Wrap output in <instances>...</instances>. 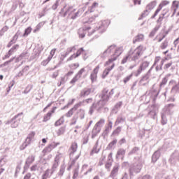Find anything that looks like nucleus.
I'll return each mask as SVG.
<instances>
[{"label":"nucleus","mask_w":179,"mask_h":179,"mask_svg":"<svg viewBox=\"0 0 179 179\" xmlns=\"http://www.w3.org/2000/svg\"><path fill=\"white\" fill-rule=\"evenodd\" d=\"M64 173H65V165H62L60 166L59 171L57 173L58 177H62L64 176Z\"/></svg>","instance_id":"37998d69"},{"label":"nucleus","mask_w":179,"mask_h":179,"mask_svg":"<svg viewBox=\"0 0 179 179\" xmlns=\"http://www.w3.org/2000/svg\"><path fill=\"white\" fill-rule=\"evenodd\" d=\"M76 9L73 8V6H70L69 7L66 12L64 13V17H65V16H66V15L68 14L69 16H71L72 15V13H73L74 12H76Z\"/></svg>","instance_id":"393cba45"},{"label":"nucleus","mask_w":179,"mask_h":179,"mask_svg":"<svg viewBox=\"0 0 179 179\" xmlns=\"http://www.w3.org/2000/svg\"><path fill=\"white\" fill-rule=\"evenodd\" d=\"M70 16H71V19H72L73 20H75V19H76V17H79V16H80L79 10L74 14L73 13L72 15Z\"/></svg>","instance_id":"e2e57ef3"},{"label":"nucleus","mask_w":179,"mask_h":179,"mask_svg":"<svg viewBox=\"0 0 179 179\" xmlns=\"http://www.w3.org/2000/svg\"><path fill=\"white\" fill-rule=\"evenodd\" d=\"M121 132V127H117V129L113 132V135H118Z\"/></svg>","instance_id":"774afa93"},{"label":"nucleus","mask_w":179,"mask_h":179,"mask_svg":"<svg viewBox=\"0 0 179 179\" xmlns=\"http://www.w3.org/2000/svg\"><path fill=\"white\" fill-rule=\"evenodd\" d=\"M78 115H74V116L72 118V122L71 123V125H75L78 122Z\"/></svg>","instance_id":"680f3d73"},{"label":"nucleus","mask_w":179,"mask_h":179,"mask_svg":"<svg viewBox=\"0 0 179 179\" xmlns=\"http://www.w3.org/2000/svg\"><path fill=\"white\" fill-rule=\"evenodd\" d=\"M145 50H146V48L143 47L142 45L138 46L134 50L131 49L129 51L131 57V61L135 64H139V59H141V57L143 55Z\"/></svg>","instance_id":"f03ea898"},{"label":"nucleus","mask_w":179,"mask_h":179,"mask_svg":"<svg viewBox=\"0 0 179 179\" xmlns=\"http://www.w3.org/2000/svg\"><path fill=\"white\" fill-rule=\"evenodd\" d=\"M31 89H33V85H27V87L25 88L24 91V94H27V93H30Z\"/></svg>","instance_id":"864d4df0"},{"label":"nucleus","mask_w":179,"mask_h":179,"mask_svg":"<svg viewBox=\"0 0 179 179\" xmlns=\"http://www.w3.org/2000/svg\"><path fill=\"white\" fill-rule=\"evenodd\" d=\"M52 113L51 112H48L46 115L44 116L43 117V122H47L51 118Z\"/></svg>","instance_id":"3c124183"},{"label":"nucleus","mask_w":179,"mask_h":179,"mask_svg":"<svg viewBox=\"0 0 179 179\" xmlns=\"http://www.w3.org/2000/svg\"><path fill=\"white\" fill-rule=\"evenodd\" d=\"M34 160H35L34 156H33V155L29 156L26 159L25 164L24 166V169L27 170V169H29V167H30V164H31V163H33V162H34Z\"/></svg>","instance_id":"2eb2a0df"},{"label":"nucleus","mask_w":179,"mask_h":179,"mask_svg":"<svg viewBox=\"0 0 179 179\" xmlns=\"http://www.w3.org/2000/svg\"><path fill=\"white\" fill-rule=\"evenodd\" d=\"M51 59H52V56H49L45 60H43L41 62V65L43 66H46L47 64L50 62V61H51Z\"/></svg>","instance_id":"49530a36"},{"label":"nucleus","mask_w":179,"mask_h":179,"mask_svg":"<svg viewBox=\"0 0 179 179\" xmlns=\"http://www.w3.org/2000/svg\"><path fill=\"white\" fill-rule=\"evenodd\" d=\"M156 1H152L151 3L147 5L146 9H148L150 12V10H152V9H153L155 6H156Z\"/></svg>","instance_id":"4c0bfd02"},{"label":"nucleus","mask_w":179,"mask_h":179,"mask_svg":"<svg viewBox=\"0 0 179 179\" xmlns=\"http://www.w3.org/2000/svg\"><path fill=\"white\" fill-rule=\"evenodd\" d=\"M68 80V78L66 76H64V77H62L61 81L59 83H58V86H61V85H64V83H66V81Z\"/></svg>","instance_id":"8fccbe9b"},{"label":"nucleus","mask_w":179,"mask_h":179,"mask_svg":"<svg viewBox=\"0 0 179 179\" xmlns=\"http://www.w3.org/2000/svg\"><path fill=\"white\" fill-rule=\"evenodd\" d=\"M149 13H150V11L148 9L145 8L143 13H142L141 15V17H146V16H148Z\"/></svg>","instance_id":"69168bd1"},{"label":"nucleus","mask_w":179,"mask_h":179,"mask_svg":"<svg viewBox=\"0 0 179 179\" xmlns=\"http://www.w3.org/2000/svg\"><path fill=\"white\" fill-rule=\"evenodd\" d=\"M79 176V168H76L73 171V179H76V178Z\"/></svg>","instance_id":"052dcab7"},{"label":"nucleus","mask_w":179,"mask_h":179,"mask_svg":"<svg viewBox=\"0 0 179 179\" xmlns=\"http://www.w3.org/2000/svg\"><path fill=\"white\" fill-rule=\"evenodd\" d=\"M94 92V88L93 87H86L81 90L80 96V97H86Z\"/></svg>","instance_id":"9b49d317"},{"label":"nucleus","mask_w":179,"mask_h":179,"mask_svg":"<svg viewBox=\"0 0 179 179\" xmlns=\"http://www.w3.org/2000/svg\"><path fill=\"white\" fill-rule=\"evenodd\" d=\"M114 94V89H112L109 92L107 88H105L102 91V95H101V100H99L98 102H94V104H95L96 111L98 113H100L101 111V109L104 106H106L105 101H108L110 100V97H111Z\"/></svg>","instance_id":"f257e3e1"},{"label":"nucleus","mask_w":179,"mask_h":179,"mask_svg":"<svg viewBox=\"0 0 179 179\" xmlns=\"http://www.w3.org/2000/svg\"><path fill=\"white\" fill-rule=\"evenodd\" d=\"M99 69H100V66H97L92 71L90 75V79L93 83L97 78V73H99Z\"/></svg>","instance_id":"a211bd4d"},{"label":"nucleus","mask_w":179,"mask_h":179,"mask_svg":"<svg viewBox=\"0 0 179 179\" xmlns=\"http://www.w3.org/2000/svg\"><path fill=\"white\" fill-rule=\"evenodd\" d=\"M94 110H97V108H96V103H93L92 106L90 107V110L88 112L90 115H93V113H94Z\"/></svg>","instance_id":"a19ab883"},{"label":"nucleus","mask_w":179,"mask_h":179,"mask_svg":"<svg viewBox=\"0 0 179 179\" xmlns=\"http://www.w3.org/2000/svg\"><path fill=\"white\" fill-rule=\"evenodd\" d=\"M128 61H131V55L129 53V52H128V54L122 59L121 64H127V62H128Z\"/></svg>","instance_id":"f704fd0d"},{"label":"nucleus","mask_w":179,"mask_h":179,"mask_svg":"<svg viewBox=\"0 0 179 179\" xmlns=\"http://www.w3.org/2000/svg\"><path fill=\"white\" fill-rule=\"evenodd\" d=\"M30 33H31V27H27L25 31H24V33L23 34V36L24 37H26V36H28L30 34Z\"/></svg>","instance_id":"5fc2aeb1"},{"label":"nucleus","mask_w":179,"mask_h":179,"mask_svg":"<svg viewBox=\"0 0 179 179\" xmlns=\"http://www.w3.org/2000/svg\"><path fill=\"white\" fill-rule=\"evenodd\" d=\"M65 127H60L57 131V136H61V135H64V134H65Z\"/></svg>","instance_id":"79ce46f5"},{"label":"nucleus","mask_w":179,"mask_h":179,"mask_svg":"<svg viewBox=\"0 0 179 179\" xmlns=\"http://www.w3.org/2000/svg\"><path fill=\"white\" fill-rule=\"evenodd\" d=\"M140 148L138 147H134L129 152V156H131V155H138L139 152Z\"/></svg>","instance_id":"58836bf2"},{"label":"nucleus","mask_w":179,"mask_h":179,"mask_svg":"<svg viewBox=\"0 0 179 179\" xmlns=\"http://www.w3.org/2000/svg\"><path fill=\"white\" fill-rule=\"evenodd\" d=\"M51 176H52V174H51V171L50 169H47L42 175V179L50 178Z\"/></svg>","instance_id":"2f4dec72"},{"label":"nucleus","mask_w":179,"mask_h":179,"mask_svg":"<svg viewBox=\"0 0 179 179\" xmlns=\"http://www.w3.org/2000/svg\"><path fill=\"white\" fill-rule=\"evenodd\" d=\"M149 62H143L138 69L137 70V73L135 74V76H139V75H141V73H142V71H145V69H146V68H148L149 66Z\"/></svg>","instance_id":"f8f14e48"},{"label":"nucleus","mask_w":179,"mask_h":179,"mask_svg":"<svg viewBox=\"0 0 179 179\" xmlns=\"http://www.w3.org/2000/svg\"><path fill=\"white\" fill-rule=\"evenodd\" d=\"M59 145V143H55L53 142L49 145H48L46 148H44V150L42 151V153H43L44 155H46V153H50L52 150V149H55Z\"/></svg>","instance_id":"1a4fd4ad"},{"label":"nucleus","mask_w":179,"mask_h":179,"mask_svg":"<svg viewBox=\"0 0 179 179\" xmlns=\"http://www.w3.org/2000/svg\"><path fill=\"white\" fill-rule=\"evenodd\" d=\"M97 146H99V141H96V144L93 147L92 152L90 153L91 155H93L94 153H99V152H100V148L97 149Z\"/></svg>","instance_id":"72a5a7b5"},{"label":"nucleus","mask_w":179,"mask_h":179,"mask_svg":"<svg viewBox=\"0 0 179 179\" xmlns=\"http://www.w3.org/2000/svg\"><path fill=\"white\" fill-rule=\"evenodd\" d=\"M159 29H160V24H157L155 27L151 31L149 34V37H155V35L157 31H159Z\"/></svg>","instance_id":"bb28decb"},{"label":"nucleus","mask_w":179,"mask_h":179,"mask_svg":"<svg viewBox=\"0 0 179 179\" xmlns=\"http://www.w3.org/2000/svg\"><path fill=\"white\" fill-rule=\"evenodd\" d=\"M115 45H110L103 52L101 53V58L108 57L115 50Z\"/></svg>","instance_id":"6e6552de"},{"label":"nucleus","mask_w":179,"mask_h":179,"mask_svg":"<svg viewBox=\"0 0 179 179\" xmlns=\"http://www.w3.org/2000/svg\"><path fill=\"white\" fill-rule=\"evenodd\" d=\"M162 149H159L158 150L155 151L154 154L152 156V162L153 163H156L157 160H159V158L160 157V152Z\"/></svg>","instance_id":"412c9836"},{"label":"nucleus","mask_w":179,"mask_h":179,"mask_svg":"<svg viewBox=\"0 0 179 179\" xmlns=\"http://www.w3.org/2000/svg\"><path fill=\"white\" fill-rule=\"evenodd\" d=\"M29 57V52L27 51L23 52L17 58L15 59V62H19L23 58Z\"/></svg>","instance_id":"7c9ffc66"},{"label":"nucleus","mask_w":179,"mask_h":179,"mask_svg":"<svg viewBox=\"0 0 179 179\" xmlns=\"http://www.w3.org/2000/svg\"><path fill=\"white\" fill-rule=\"evenodd\" d=\"M118 142V140L116 138L114 139L113 141H111L107 146V149H112L115 145H117V143Z\"/></svg>","instance_id":"a18cd8bd"},{"label":"nucleus","mask_w":179,"mask_h":179,"mask_svg":"<svg viewBox=\"0 0 179 179\" xmlns=\"http://www.w3.org/2000/svg\"><path fill=\"white\" fill-rule=\"evenodd\" d=\"M169 76H170V74H169L167 76L164 77L162 82L159 84V87L160 89H163V87H164L166 86V85L167 84V82L169 81Z\"/></svg>","instance_id":"c85d7f7f"},{"label":"nucleus","mask_w":179,"mask_h":179,"mask_svg":"<svg viewBox=\"0 0 179 179\" xmlns=\"http://www.w3.org/2000/svg\"><path fill=\"white\" fill-rule=\"evenodd\" d=\"M148 117H150V118H152V120H155L156 118V110L152 109L150 110L148 114Z\"/></svg>","instance_id":"ea45409f"},{"label":"nucleus","mask_w":179,"mask_h":179,"mask_svg":"<svg viewBox=\"0 0 179 179\" xmlns=\"http://www.w3.org/2000/svg\"><path fill=\"white\" fill-rule=\"evenodd\" d=\"M8 29H9V27L8 26L3 27L0 31V36H2L6 31H8Z\"/></svg>","instance_id":"bf43d9fd"},{"label":"nucleus","mask_w":179,"mask_h":179,"mask_svg":"<svg viewBox=\"0 0 179 179\" xmlns=\"http://www.w3.org/2000/svg\"><path fill=\"white\" fill-rule=\"evenodd\" d=\"M173 107H174V104L169 103L166 105L165 108L163 109L161 113V117H162L161 124L162 125H166V124H167L166 115H170V112L171 111V108H173Z\"/></svg>","instance_id":"20e7f679"},{"label":"nucleus","mask_w":179,"mask_h":179,"mask_svg":"<svg viewBox=\"0 0 179 179\" xmlns=\"http://www.w3.org/2000/svg\"><path fill=\"white\" fill-rule=\"evenodd\" d=\"M138 162H135L129 166V173L130 178L135 176V174L141 173V170H142V167H143V165L142 164V157H138Z\"/></svg>","instance_id":"7ed1b4c3"},{"label":"nucleus","mask_w":179,"mask_h":179,"mask_svg":"<svg viewBox=\"0 0 179 179\" xmlns=\"http://www.w3.org/2000/svg\"><path fill=\"white\" fill-rule=\"evenodd\" d=\"M78 150V143H73L69 150V156L71 159L73 157V155L76 153V152Z\"/></svg>","instance_id":"4468645a"},{"label":"nucleus","mask_w":179,"mask_h":179,"mask_svg":"<svg viewBox=\"0 0 179 179\" xmlns=\"http://www.w3.org/2000/svg\"><path fill=\"white\" fill-rule=\"evenodd\" d=\"M163 19H164V14H162L161 15H159L158 20H157V23H158V24H160V27H162V22H163Z\"/></svg>","instance_id":"6e6d98bb"},{"label":"nucleus","mask_w":179,"mask_h":179,"mask_svg":"<svg viewBox=\"0 0 179 179\" xmlns=\"http://www.w3.org/2000/svg\"><path fill=\"white\" fill-rule=\"evenodd\" d=\"M120 170V165L116 164L113 166V170L110 174V177L111 178H117V176H118V171Z\"/></svg>","instance_id":"dca6fc26"},{"label":"nucleus","mask_w":179,"mask_h":179,"mask_svg":"<svg viewBox=\"0 0 179 179\" xmlns=\"http://www.w3.org/2000/svg\"><path fill=\"white\" fill-rule=\"evenodd\" d=\"M90 29H92L90 27L80 28L78 31L79 37H80V38H84L85 36H86V31H87V30H90Z\"/></svg>","instance_id":"f3484780"},{"label":"nucleus","mask_w":179,"mask_h":179,"mask_svg":"<svg viewBox=\"0 0 179 179\" xmlns=\"http://www.w3.org/2000/svg\"><path fill=\"white\" fill-rule=\"evenodd\" d=\"M99 6V3L94 2L91 7H90L89 10L90 12H94V8Z\"/></svg>","instance_id":"13d9d810"},{"label":"nucleus","mask_w":179,"mask_h":179,"mask_svg":"<svg viewBox=\"0 0 179 179\" xmlns=\"http://www.w3.org/2000/svg\"><path fill=\"white\" fill-rule=\"evenodd\" d=\"M114 51H115L114 54L113 55L111 58L109 59L108 61L106 62V65H110V64H112V62H114V61L117 60V59L119 57L120 54H122V48H115Z\"/></svg>","instance_id":"0eeeda50"},{"label":"nucleus","mask_w":179,"mask_h":179,"mask_svg":"<svg viewBox=\"0 0 179 179\" xmlns=\"http://www.w3.org/2000/svg\"><path fill=\"white\" fill-rule=\"evenodd\" d=\"M75 51H76V46H73V47H71V48H67V50H66V51L65 53H66L67 55H69V54H71V52H75Z\"/></svg>","instance_id":"de8ad7c7"},{"label":"nucleus","mask_w":179,"mask_h":179,"mask_svg":"<svg viewBox=\"0 0 179 179\" xmlns=\"http://www.w3.org/2000/svg\"><path fill=\"white\" fill-rule=\"evenodd\" d=\"M22 163H23V161H21L20 164H18L16 167V169H15V176L16 177V176H17V174H19L20 171V169H22V167L20 166V165L22 164Z\"/></svg>","instance_id":"4d7b16f0"},{"label":"nucleus","mask_w":179,"mask_h":179,"mask_svg":"<svg viewBox=\"0 0 179 179\" xmlns=\"http://www.w3.org/2000/svg\"><path fill=\"white\" fill-rule=\"evenodd\" d=\"M172 93H179V81L171 89Z\"/></svg>","instance_id":"c03bdc74"},{"label":"nucleus","mask_w":179,"mask_h":179,"mask_svg":"<svg viewBox=\"0 0 179 179\" xmlns=\"http://www.w3.org/2000/svg\"><path fill=\"white\" fill-rule=\"evenodd\" d=\"M100 131H101V129L94 126L92 131V139H94L95 136H97V135H99V134H100Z\"/></svg>","instance_id":"5701e85b"},{"label":"nucleus","mask_w":179,"mask_h":179,"mask_svg":"<svg viewBox=\"0 0 179 179\" xmlns=\"http://www.w3.org/2000/svg\"><path fill=\"white\" fill-rule=\"evenodd\" d=\"M115 64H113L112 66L109 68L106 69L102 74V78L106 79V77L110 73V71L113 70L114 69Z\"/></svg>","instance_id":"b1692460"},{"label":"nucleus","mask_w":179,"mask_h":179,"mask_svg":"<svg viewBox=\"0 0 179 179\" xmlns=\"http://www.w3.org/2000/svg\"><path fill=\"white\" fill-rule=\"evenodd\" d=\"M43 24H44V22H41L37 24L36 29H34V32L36 33V31H38L41 27H43Z\"/></svg>","instance_id":"0e129e2a"},{"label":"nucleus","mask_w":179,"mask_h":179,"mask_svg":"<svg viewBox=\"0 0 179 179\" xmlns=\"http://www.w3.org/2000/svg\"><path fill=\"white\" fill-rule=\"evenodd\" d=\"M21 115H23V112L15 115L11 120L7 121L6 124H10L11 128H17L19 124H20V121H22Z\"/></svg>","instance_id":"39448f33"},{"label":"nucleus","mask_w":179,"mask_h":179,"mask_svg":"<svg viewBox=\"0 0 179 179\" xmlns=\"http://www.w3.org/2000/svg\"><path fill=\"white\" fill-rule=\"evenodd\" d=\"M167 47H169V40L168 39H165L164 41H163L161 43L160 48H161V50H166V48Z\"/></svg>","instance_id":"e433bc0d"},{"label":"nucleus","mask_w":179,"mask_h":179,"mask_svg":"<svg viewBox=\"0 0 179 179\" xmlns=\"http://www.w3.org/2000/svg\"><path fill=\"white\" fill-rule=\"evenodd\" d=\"M126 150L124 148H120L116 154V158L118 159L119 156H122V159H124V156H125Z\"/></svg>","instance_id":"cd10ccee"},{"label":"nucleus","mask_w":179,"mask_h":179,"mask_svg":"<svg viewBox=\"0 0 179 179\" xmlns=\"http://www.w3.org/2000/svg\"><path fill=\"white\" fill-rule=\"evenodd\" d=\"M83 51H85V50L83 49V48H80L77 52L75 54H73L71 56H70L68 59L67 61H72V59H75V58H78V57H79L80 55H81V54L83 52Z\"/></svg>","instance_id":"6ab92c4d"},{"label":"nucleus","mask_w":179,"mask_h":179,"mask_svg":"<svg viewBox=\"0 0 179 179\" xmlns=\"http://www.w3.org/2000/svg\"><path fill=\"white\" fill-rule=\"evenodd\" d=\"M143 40H145V36L142 34H140L135 36L133 40V44H135V43H140L141 41H143Z\"/></svg>","instance_id":"4be33fe9"},{"label":"nucleus","mask_w":179,"mask_h":179,"mask_svg":"<svg viewBox=\"0 0 179 179\" xmlns=\"http://www.w3.org/2000/svg\"><path fill=\"white\" fill-rule=\"evenodd\" d=\"M19 49V45H15L14 46H13V48L11 49H10L9 51V54H13V52H16V50Z\"/></svg>","instance_id":"09e8293b"},{"label":"nucleus","mask_w":179,"mask_h":179,"mask_svg":"<svg viewBox=\"0 0 179 179\" xmlns=\"http://www.w3.org/2000/svg\"><path fill=\"white\" fill-rule=\"evenodd\" d=\"M75 115H77L78 118H79L80 117V120H83V118H85V110L83 109L78 110L75 114Z\"/></svg>","instance_id":"c756f323"},{"label":"nucleus","mask_w":179,"mask_h":179,"mask_svg":"<svg viewBox=\"0 0 179 179\" xmlns=\"http://www.w3.org/2000/svg\"><path fill=\"white\" fill-rule=\"evenodd\" d=\"M108 25H107V21H102L99 23V26L96 27L92 32L88 33V36H92L93 33L95 31H98V33H100V34H102V33H104L106 30H107V27Z\"/></svg>","instance_id":"423d86ee"},{"label":"nucleus","mask_w":179,"mask_h":179,"mask_svg":"<svg viewBox=\"0 0 179 179\" xmlns=\"http://www.w3.org/2000/svg\"><path fill=\"white\" fill-rule=\"evenodd\" d=\"M125 117L122 116V115H120L115 122V125H118V124H121L122 122H125Z\"/></svg>","instance_id":"a878e982"},{"label":"nucleus","mask_w":179,"mask_h":179,"mask_svg":"<svg viewBox=\"0 0 179 179\" xmlns=\"http://www.w3.org/2000/svg\"><path fill=\"white\" fill-rule=\"evenodd\" d=\"M106 122V120L104 119H101L99 121H98L96 124L94 125L97 128H99V129H101L103 128V126L104 125Z\"/></svg>","instance_id":"473e14b6"},{"label":"nucleus","mask_w":179,"mask_h":179,"mask_svg":"<svg viewBox=\"0 0 179 179\" xmlns=\"http://www.w3.org/2000/svg\"><path fill=\"white\" fill-rule=\"evenodd\" d=\"M65 122V120L64 119V116H62L55 123V127H59V125H62Z\"/></svg>","instance_id":"c9c22d12"},{"label":"nucleus","mask_w":179,"mask_h":179,"mask_svg":"<svg viewBox=\"0 0 179 179\" xmlns=\"http://www.w3.org/2000/svg\"><path fill=\"white\" fill-rule=\"evenodd\" d=\"M173 6L176 7V8L174 9V13H176V11L177 10V9H178L179 2L177 1H173Z\"/></svg>","instance_id":"338daca9"},{"label":"nucleus","mask_w":179,"mask_h":179,"mask_svg":"<svg viewBox=\"0 0 179 179\" xmlns=\"http://www.w3.org/2000/svg\"><path fill=\"white\" fill-rule=\"evenodd\" d=\"M58 166H59V159H58V156H56L55 159V162L52 164V169H50V174H54L55 171L57 170V169H58Z\"/></svg>","instance_id":"aec40b11"},{"label":"nucleus","mask_w":179,"mask_h":179,"mask_svg":"<svg viewBox=\"0 0 179 179\" xmlns=\"http://www.w3.org/2000/svg\"><path fill=\"white\" fill-rule=\"evenodd\" d=\"M80 106H82V102L76 104L73 108L70 109V110L67 113H66V117H67V118L72 117V115H73V112L76 111V110H78L79 107H80Z\"/></svg>","instance_id":"ddd939ff"},{"label":"nucleus","mask_w":179,"mask_h":179,"mask_svg":"<svg viewBox=\"0 0 179 179\" xmlns=\"http://www.w3.org/2000/svg\"><path fill=\"white\" fill-rule=\"evenodd\" d=\"M111 166H113V161H108L106 163L105 168L108 170V171H110V169H111Z\"/></svg>","instance_id":"603ef678"},{"label":"nucleus","mask_w":179,"mask_h":179,"mask_svg":"<svg viewBox=\"0 0 179 179\" xmlns=\"http://www.w3.org/2000/svg\"><path fill=\"white\" fill-rule=\"evenodd\" d=\"M111 129H113V122H111V120H109L108 123L105 127L103 132L102 133L103 138H106V136H108Z\"/></svg>","instance_id":"9d476101"}]
</instances>
